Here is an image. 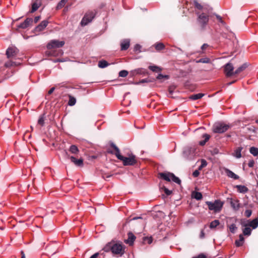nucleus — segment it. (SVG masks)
Here are the masks:
<instances>
[{
	"mask_svg": "<svg viewBox=\"0 0 258 258\" xmlns=\"http://www.w3.org/2000/svg\"><path fill=\"white\" fill-rule=\"evenodd\" d=\"M101 68H104L106 67L107 66H98Z\"/></svg>",
	"mask_w": 258,
	"mask_h": 258,
	"instance_id": "338daca9",
	"label": "nucleus"
},
{
	"mask_svg": "<svg viewBox=\"0 0 258 258\" xmlns=\"http://www.w3.org/2000/svg\"><path fill=\"white\" fill-rule=\"evenodd\" d=\"M156 78L158 80H161L162 79H168L169 77L168 75H164L161 74H159Z\"/></svg>",
	"mask_w": 258,
	"mask_h": 258,
	"instance_id": "58836bf2",
	"label": "nucleus"
},
{
	"mask_svg": "<svg viewBox=\"0 0 258 258\" xmlns=\"http://www.w3.org/2000/svg\"><path fill=\"white\" fill-rule=\"evenodd\" d=\"M130 45V40L128 39H124L121 41L120 43L121 49L125 50L128 49Z\"/></svg>",
	"mask_w": 258,
	"mask_h": 258,
	"instance_id": "a211bd4d",
	"label": "nucleus"
},
{
	"mask_svg": "<svg viewBox=\"0 0 258 258\" xmlns=\"http://www.w3.org/2000/svg\"><path fill=\"white\" fill-rule=\"evenodd\" d=\"M251 213H252L251 210H246L245 211L244 214H245V216L246 217L248 218V217H249L251 216Z\"/></svg>",
	"mask_w": 258,
	"mask_h": 258,
	"instance_id": "37998d69",
	"label": "nucleus"
},
{
	"mask_svg": "<svg viewBox=\"0 0 258 258\" xmlns=\"http://www.w3.org/2000/svg\"><path fill=\"white\" fill-rule=\"evenodd\" d=\"M228 227H229L230 231L232 233H234L237 229V227L236 226L235 224H232L228 226Z\"/></svg>",
	"mask_w": 258,
	"mask_h": 258,
	"instance_id": "e433bc0d",
	"label": "nucleus"
},
{
	"mask_svg": "<svg viewBox=\"0 0 258 258\" xmlns=\"http://www.w3.org/2000/svg\"><path fill=\"white\" fill-rule=\"evenodd\" d=\"M225 171L227 176L230 178H233L234 179H238L239 178L238 175L235 174L233 172L227 168L225 169Z\"/></svg>",
	"mask_w": 258,
	"mask_h": 258,
	"instance_id": "6ab92c4d",
	"label": "nucleus"
},
{
	"mask_svg": "<svg viewBox=\"0 0 258 258\" xmlns=\"http://www.w3.org/2000/svg\"><path fill=\"white\" fill-rule=\"evenodd\" d=\"M235 82V81H232V82H229L227 84V85H230L231 84H232L233 83H234V82Z\"/></svg>",
	"mask_w": 258,
	"mask_h": 258,
	"instance_id": "680f3d73",
	"label": "nucleus"
},
{
	"mask_svg": "<svg viewBox=\"0 0 258 258\" xmlns=\"http://www.w3.org/2000/svg\"><path fill=\"white\" fill-rule=\"evenodd\" d=\"M44 60H47V62H46L45 63L49 64L57 62H62L67 61L66 60V59H59L56 57H51L48 59H45Z\"/></svg>",
	"mask_w": 258,
	"mask_h": 258,
	"instance_id": "f3484780",
	"label": "nucleus"
},
{
	"mask_svg": "<svg viewBox=\"0 0 258 258\" xmlns=\"http://www.w3.org/2000/svg\"><path fill=\"white\" fill-rule=\"evenodd\" d=\"M216 18H217V19L219 20V21L220 23H224V22L222 20V18H221V16H220L219 15H216Z\"/></svg>",
	"mask_w": 258,
	"mask_h": 258,
	"instance_id": "603ef678",
	"label": "nucleus"
},
{
	"mask_svg": "<svg viewBox=\"0 0 258 258\" xmlns=\"http://www.w3.org/2000/svg\"><path fill=\"white\" fill-rule=\"evenodd\" d=\"M18 49L15 46L9 47L6 50V54L8 58H13L16 56Z\"/></svg>",
	"mask_w": 258,
	"mask_h": 258,
	"instance_id": "9b49d317",
	"label": "nucleus"
},
{
	"mask_svg": "<svg viewBox=\"0 0 258 258\" xmlns=\"http://www.w3.org/2000/svg\"><path fill=\"white\" fill-rule=\"evenodd\" d=\"M200 172L198 170H196L192 173V175L195 177H198L199 175Z\"/></svg>",
	"mask_w": 258,
	"mask_h": 258,
	"instance_id": "8fccbe9b",
	"label": "nucleus"
},
{
	"mask_svg": "<svg viewBox=\"0 0 258 258\" xmlns=\"http://www.w3.org/2000/svg\"><path fill=\"white\" fill-rule=\"evenodd\" d=\"M192 197L197 200H200L202 199V194L200 192H194L192 194Z\"/></svg>",
	"mask_w": 258,
	"mask_h": 258,
	"instance_id": "c85d7f7f",
	"label": "nucleus"
},
{
	"mask_svg": "<svg viewBox=\"0 0 258 258\" xmlns=\"http://www.w3.org/2000/svg\"><path fill=\"white\" fill-rule=\"evenodd\" d=\"M46 54H48V55H51V53L50 51H47L46 52Z\"/></svg>",
	"mask_w": 258,
	"mask_h": 258,
	"instance_id": "0e129e2a",
	"label": "nucleus"
},
{
	"mask_svg": "<svg viewBox=\"0 0 258 258\" xmlns=\"http://www.w3.org/2000/svg\"><path fill=\"white\" fill-rule=\"evenodd\" d=\"M207 165V161L204 159H202L201 161V164L199 166V169L201 170L203 168L206 167Z\"/></svg>",
	"mask_w": 258,
	"mask_h": 258,
	"instance_id": "a19ab883",
	"label": "nucleus"
},
{
	"mask_svg": "<svg viewBox=\"0 0 258 258\" xmlns=\"http://www.w3.org/2000/svg\"><path fill=\"white\" fill-rule=\"evenodd\" d=\"M141 47L139 44H136V45H135V46L134 47V50L135 51H140Z\"/></svg>",
	"mask_w": 258,
	"mask_h": 258,
	"instance_id": "3c124183",
	"label": "nucleus"
},
{
	"mask_svg": "<svg viewBox=\"0 0 258 258\" xmlns=\"http://www.w3.org/2000/svg\"><path fill=\"white\" fill-rule=\"evenodd\" d=\"M198 15V22L201 25V27L204 28L209 22V16L205 13Z\"/></svg>",
	"mask_w": 258,
	"mask_h": 258,
	"instance_id": "9d476101",
	"label": "nucleus"
},
{
	"mask_svg": "<svg viewBox=\"0 0 258 258\" xmlns=\"http://www.w3.org/2000/svg\"><path fill=\"white\" fill-rule=\"evenodd\" d=\"M128 236L127 242L130 245H132L136 239V236L132 233H129Z\"/></svg>",
	"mask_w": 258,
	"mask_h": 258,
	"instance_id": "cd10ccee",
	"label": "nucleus"
},
{
	"mask_svg": "<svg viewBox=\"0 0 258 258\" xmlns=\"http://www.w3.org/2000/svg\"><path fill=\"white\" fill-rule=\"evenodd\" d=\"M206 142L203 140V141H201L199 142V144L201 145V146H204L205 144H206Z\"/></svg>",
	"mask_w": 258,
	"mask_h": 258,
	"instance_id": "bf43d9fd",
	"label": "nucleus"
},
{
	"mask_svg": "<svg viewBox=\"0 0 258 258\" xmlns=\"http://www.w3.org/2000/svg\"><path fill=\"white\" fill-rule=\"evenodd\" d=\"M243 229V234L245 236H249L251 233V230L249 227L245 226Z\"/></svg>",
	"mask_w": 258,
	"mask_h": 258,
	"instance_id": "f704fd0d",
	"label": "nucleus"
},
{
	"mask_svg": "<svg viewBox=\"0 0 258 258\" xmlns=\"http://www.w3.org/2000/svg\"><path fill=\"white\" fill-rule=\"evenodd\" d=\"M155 48L157 51H160L165 48V45L162 43H157L155 44Z\"/></svg>",
	"mask_w": 258,
	"mask_h": 258,
	"instance_id": "2f4dec72",
	"label": "nucleus"
},
{
	"mask_svg": "<svg viewBox=\"0 0 258 258\" xmlns=\"http://www.w3.org/2000/svg\"><path fill=\"white\" fill-rule=\"evenodd\" d=\"M164 192L166 194L167 196H169L171 194V191L167 189V188L164 187Z\"/></svg>",
	"mask_w": 258,
	"mask_h": 258,
	"instance_id": "49530a36",
	"label": "nucleus"
},
{
	"mask_svg": "<svg viewBox=\"0 0 258 258\" xmlns=\"http://www.w3.org/2000/svg\"><path fill=\"white\" fill-rule=\"evenodd\" d=\"M203 138L204 139V140L207 142L209 140L210 136L209 135L205 134L203 135Z\"/></svg>",
	"mask_w": 258,
	"mask_h": 258,
	"instance_id": "c03bdc74",
	"label": "nucleus"
},
{
	"mask_svg": "<svg viewBox=\"0 0 258 258\" xmlns=\"http://www.w3.org/2000/svg\"><path fill=\"white\" fill-rule=\"evenodd\" d=\"M33 22L32 18H27L23 23L20 24L18 27L21 29H26Z\"/></svg>",
	"mask_w": 258,
	"mask_h": 258,
	"instance_id": "f8f14e48",
	"label": "nucleus"
},
{
	"mask_svg": "<svg viewBox=\"0 0 258 258\" xmlns=\"http://www.w3.org/2000/svg\"><path fill=\"white\" fill-rule=\"evenodd\" d=\"M205 95L203 93H198L190 96L189 98L193 100H196L202 98Z\"/></svg>",
	"mask_w": 258,
	"mask_h": 258,
	"instance_id": "a878e982",
	"label": "nucleus"
},
{
	"mask_svg": "<svg viewBox=\"0 0 258 258\" xmlns=\"http://www.w3.org/2000/svg\"><path fill=\"white\" fill-rule=\"evenodd\" d=\"M242 147H239L237 148L233 153V155L237 158H240L241 157V152L242 150Z\"/></svg>",
	"mask_w": 258,
	"mask_h": 258,
	"instance_id": "5701e85b",
	"label": "nucleus"
},
{
	"mask_svg": "<svg viewBox=\"0 0 258 258\" xmlns=\"http://www.w3.org/2000/svg\"><path fill=\"white\" fill-rule=\"evenodd\" d=\"M48 24L47 20L42 21L36 28L35 30L37 32H40L44 30Z\"/></svg>",
	"mask_w": 258,
	"mask_h": 258,
	"instance_id": "4468645a",
	"label": "nucleus"
},
{
	"mask_svg": "<svg viewBox=\"0 0 258 258\" xmlns=\"http://www.w3.org/2000/svg\"><path fill=\"white\" fill-rule=\"evenodd\" d=\"M225 64H227V65L232 64V62H231V61H229V62H227L225 63Z\"/></svg>",
	"mask_w": 258,
	"mask_h": 258,
	"instance_id": "e2e57ef3",
	"label": "nucleus"
},
{
	"mask_svg": "<svg viewBox=\"0 0 258 258\" xmlns=\"http://www.w3.org/2000/svg\"><path fill=\"white\" fill-rule=\"evenodd\" d=\"M55 90V88L54 87H52L48 92V94L49 95H50L51 94H52L53 93V92L54 91V90Z\"/></svg>",
	"mask_w": 258,
	"mask_h": 258,
	"instance_id": "6e6d98bb",
	"label": "nucleus"
},
{
	"mask_svg": "<svg viewBox=\"0 0 258 258\" xmlns=\"http://www.w3.org/2000/svg\"><path fill=\"white\" fill-rule=\"evenodd\" d=\"M110 146L114 149V151H108V152L114 154L116 158L122 162L124 166H132L137 162L135 155L133 154H129L128 157H124L120 153L119 148L113 143L110 144Z\"/></svg>",
	"mask_w": 258,
	"mask_h": 258,
	"instance_id": "f257e3e1",
	"label": "nucleus"
},
{
	"mask_svg": "<svg viewBox=\"0 0 258 258\" xmlns=\"http://www.w3.org/2000/svg\"><path fill=\"white\" fill-rule=\"evenodd\" d=\"M150 81L149 79L148 78H146V79H142L140 81V83H148V82H150Z\"/></svg>",
	"mask_w": 258,
	"mask_h": 258,
	"instance_id": "de8ad7c7",
	"label": "nucleus"
},
{
	"mask_svg": "<svg viewBox=\"0 0 258 258\" xmlns=\"http://www.w3.org/2000/svg\"><path fill=\"white\" fill-rule=\"evenodd\" d=\"M96 15V12L93 11H89L87 12L81 21V25L82 26H85L90 23L94 18Z\"/></svg>",
	"mask_w": 258,
	"mask_h": 258,
	"instance_id": "6e6552de",
	"label": "nucleus"
},
{
	"mask_svg": "<svg viewBox=\"0 0 258 258\" xmlns=\"http://www.w3.org/2000/svg\"><path fill=\"white\" fill-rule=\"evenodd\" d=\"M195 147L187 146L184 148L182 152L183 157L187 160H193L195 156Z\"/></svg>",
	"mask_w": 258,
	"mask_h": 258,
	"instance_id": "39448f33",
	"label": "nucleus"
},
{
	"mask_svg": "<svg viewBox=\"0 0 258 258\" xmlns=\"http://www.w3.org/2000/svg\"><path fill=\"white\" fill-rule=\"evenodd\" d=\"M196 63H210V59L205 57V58H199L195 60Z\"/></svg>",
	"mask_w": 258,
	"mask_h": 258,
	"instance_id": "c756f323",
	"label": "nucleus"
},
{
	"mask_svg": "<svg viewBox=\"0 0 258 258\" xmlns=\"http://www.w3.org/2000/svg\"><path fill=\"white\" fill-rule=\"evenodd\" d=\"M230 205L233 209L235 211H238L240 207L239 201L238 200L231 199Z\"/></svg>",
	"mask_w": 258,
	"mask_h": 258,
	"instance_id": "ddd939ff",
	"label": "nucleus"
},
{
	"mask_svg": "<svg viewBox=\"0 0 258 258\" xmlns=\"http://www.w3.org/2000/svg\"><path fill=\"white\" fill-rule=\"evenodd\" d=\"M249 152L252 155L256 156L258 155V148L252 147L250 148Z\"/></svg>",
	"mask_w": 258,
	"mask_h": 258,
	"instance_id": "72a5a7b5",
	"label": "nucleus"
},
{
	"mask_svg": "<svg viewBox=\"0 0 258 258\" xmlns=\"http://www.w3.org/2000/svg\"><path fill=\"white\" fill-rule=\"evenodd\" d=\"M254 165V161L253 160H250L248 163L249 167H253Z\"/></svg>",
	"mask_w": 258,
	"mask_h": 258,
	"instance_id": "a18cd8bd",
	"label": "nucleus"
},
{
	"mask_svg": "<svg viewBox=\"0 0 258 258\" xmlns=\"http://www.w3.org/2000/svg\"><path fill=\"white\" fill-rule=\"evenodd\" d=\"M206 205L208 206L209 209L215 212H220L223 206L224 203L220 200H217L214 202H206Z\"/></svg>",
	"mask_w": 258,
	"mask_h": 258,
	"instance_id": "7ed1b4c3",
	"label": "nucleus"
},
{
	"mask_svg": "<svg viewBox=\"0 0 258 258\" xmlns=\"http://www.w3.org/2000/svg\"><path fill=\"white\" fill-rule=\"evenodd\" d=\"M38 123L41 126H43L44 124V117L43 115L40 116L38 120Z\"/></svg>",
	"mask_w": 258,
	"mask_h": 258,
	"instance_id": "79ce46f5",
	"label": "nucleus"
},
{
	"mask_svg": "<svg viewBox=\"0 0 258 258\" xmlns=\"http://www.w3.org/2000/svg\"><path fill=\"white\" fill-rule=\"evenodd\" d=\"M219 224H220V222L218 220H215L210 223V228L211 229L215 228L217 226H218L219 225Z\"/></svg>",
	"mask_w": 258,
	"mask_h": 258,
	"instance_id": "473e14b6",
	"label": "nucleus"
},
{
	"mask_svg": "<svg viewBox=\"0 0 258 258\" xmlns=\"http://www.w3.org/2000/svg\"><path fill=\"white\" fill-rule=\"evenodd\" d=\"M128 75V72L125 70H122L119 73V76L121 77H125Z\"/></svg>",
	"mask_w": 258,
	"mask_h": 258,
	"instance_id": "ea45409f",
	"label": "nucleus"
},
{
	"mask_svg": "<svg viewBox=\"0 0 258 258\" xmlns=\"http://www.w3.org/2000/svg\"><path fill=\"white\" fill-rule=\"evenodd\" d=\"M159 176L161 178L167 181L172 180V181L179 184L181 183V180L179 179V178L175 176V175L172 173L162 172L159 173Z\"/></svg>",
	"mask_w": 258,
	"mask_h": 258,
	"instance_id": "423d86ee",
	"label": "nucleus"
},
{
	"mask_svg": "<svg viewBox=\"0 0 258 258\" xmlns=\"http://www.w3.org/2000/svg\"><path fill=\"white\" fill-rule=\"evenodd\" d=\"M99 253L98 252H96L95 253H94V254H93L90 258H97L98 257V256L99 255Z\"/></svg>",
	"mask_w": 258,
	"mask_h": 258,
	"instance_id": "4d7b16f0",
	"label": "nucleus"
},
{
	"mask_svg": "<svg viewBox=\"0 0 258 258\" xmlns=\"http://www.w3.org/2000/svg\"><path fill=\"white\" fill-rule=\"evenodd\" d=\"M241 224L243 226H248L251 227L253 229H255L258 226V219L255 218V219L252 220V221L249 222L248 224L243 223H241Z\"/></svg>",
	"mask_w": 258,
	"mask_h": 258,
	"instance_id": "dca6fc26",
	"label": "nucleus"
},
{
	"mask_svg": "<svg viewBox=\"0 0 258 258\" xmlns=\"http://www.w3.org/2000/svg\"><path fill=\"white\" fill-rule=\"evenodd\" d=\"M149 69L151 71L156 73H159L162 71V68L157 66H149Z\"/></svg>",
	"mask_w": 258,
	"mask_h": 258,
	"instance_id": "bb28decb",
	"label": "nucleus"
},
{
	"mask_svg": "<svg viewBox=\"0 0 258 258\" xmlns=\"http://www.w3.org/2000/svg\"><path fill=\"white\" fill-rule=\"evenodd\" d=\"M235 187L237 188V190L240 193H246L248 190V189L247 187L244 185H237Z\"/></svg>",
	"mask_w": 258,
	"mask_h": 258,
	"instance_id": "4be33fe9",
	"label": "nucleus"
},
{
	"mask_svg": "<svg viewBox=\"0 0 258 258\" xmlns=\"http://www.w3.org/2000/svg\"><path fill=\"white\" fill-rule=\"evenodd\" d=\"M40 5H41V3H40V1L36 0V2L33 3L32 5V10L31 11V12L34 13V12L37 11L38 9V8H39V7L40 6Z\"/></svg>",
	"mask_w": 258,
	"mask_h": 258,
	"instance_id": "412c9836",
	"label": "nucleus"
},
{
	"mask_svg": "<svg viewBox=\"0 0 258 258\" xmlns=\"http://www.w3.org/2000/svg\"><path fill=\"white\" fill-rule=\"evenodd\" d=\"M21 258H25V255L23 251H21Z\"/></svg>",
	"mask_w": 258,
	"mask_h": 258,
	"instance_id": "052dcab7",
	"label": "nucleus"
},
{
	"mask_svg": "<svg viewBox=\"0 0 258 258\" xmlns=\"http://www.w3.org/2000/svg\"><path fill=\"white\" fill-rule=\"evenodd\" d=\"M194 4L196 9L198 10H202L203 9V6L202 5L199 4L197 0L194 1Z\"/></svg>",
	"mask_w": 258,
	"mask_h": 258,
	"instance_id": "4c0bfd02",
	"label": "nucleus"
},
{
	"mask_svg": "<svg viewBox=\"0 0 258 258\" xmlns=\"http://www.w3.org/2000/svg\"><path fill=\"white\" fill-rule=\"evenodd\" d=\"M200 237L201 238H204L205 237V233H204V230H201V233L200 235Z\"/></svg>",
	"mask_w": 258,
	"mask_h": 258,
	"instance_id": "864d4df0",
	"label": "nucleus"
},
{
	"mask_svg": "<svg viewBox=\"0 0 258 258\" xmlns=\"http://www.w3.org/2000/svg\"><path fill=\"white\" fill-rule=\"evenodd\" d=\"M68 1V0H61L57 4L56 6L57 9H60L64 7L66 3Z\"/></svg>",
	"mask_w": 258,
	"mask_h": 258,
	"instance_id": "c9c22d12",
	"label": "nucleus"
},
{
	"mask_svg": "<svg viewBox=\"0 0 258 258\" xmlns=\"http://www.w3.org/2000/svg\"><path fill=\"white\" fill-rule=\"evenodd\" d=\"M244 238L242 234H240L239 239L235 241V245L237 247H239L243 244Z\"/></svg>",
	"mask_w": 258,
	"mask_h": 258,
	"instance_id": "b1692460",
	"label": "nucleus"
},
{
	"mask_svg": "<svg viewBox=\"0 0 258 258\" xmlns=\"http://www.w3.org/2000/svg\"><path fill=\"white\" fill-rule=\"evenodd\" d=\"M168 90L170 94H171L172 93V90H171V88L170 87Z\"/></svg>",
	"mask_w": 258,
	"mask_h": 258,
	"instance_id": "69168bd1",
	"label": "nucleus"
},
{
	"mask_svg": "<svg viewBox=\"0 0 258 258\" xmlns=\"http://www.w3.org/2000/svg\"><path fill=\"white\" fill-rule=\"evenodd\" d=\"M110 248H111L112 252L114 254H122L123 253V246L120 243H115L113 245L109 243L104 248V250L105 251H107Z\"/></svg>",
	"mask_w": 258,
	"mask_h": 258,
	"instance_id": "20e7f679",
	"label": "nucleus"
},
{
	"mask_svg": "<svg viewBox=\"0 0 258 258\" xmlns=\"http://www.w3.org/2000/svg\"><path fill=\"white\" fill-rule=\"evenodd\" d=\"M124 62V59H119L115 60V61L108 63L105 60H101L98 62V64H116L118 63H123Z\"/></svg>",
	"mask_w": 258,
	"mask_h": 258,
	"instance_id": "2eb2a0df",
	"label": "nucleus"
},
{
	"mask_svg": "<svg viewBox=\"0 0 258 258\" xmlns=\"http://www.w3.org/2000/svg\"><path fill=\"white\" fill-rule=\"evenodd\" d=\"M229 128V125L223 122H217L214 124L213 131L215 133L222 134L227 131Z\"/></svg>",
	"mask_w": 258,
	"mask_h": 258,
	"instance_id": "0eeeda50",
	"label": "nucleus"
},
{
	"mask_svg": "<svg viewBox=\"0 0 258 258\" xmlns=\"http://www.w3.org/2000/svg\"><path fill=\"white\" fill-rule=\"evenodd\" d=\"M64 44V42L63 41L51 40L47 43L46 47L48 49H51L61 47Z\"/></svg>",
	"mask_w": 258,
	"mask_h": 258,
	"instance_id": "1a4fd4ad",
	"label": "nucleus"
},
{
	"mask_svg": "<svg viewBox=\"0 0 258 258\" xmlns=\"http://www.w3.org/2000/svg\"><path fill=\"white\" fill-rule=\"evenodd\" d=\"M69 100L68 102V105L69 106H73L76 103V99L75 97L72 96L71 95H69Z\"/></svg>",
	"mask_w": 258,
	"mask_h": 258,
	"instance_id": "7c9ffc66",
	"label": "nucleus"
},
{
	"mask_svg": "<svg viewBox=\"0 0 258 258\" xmlns=\"http://www.w3.org/2000/svg\"><path fill=\"white\" fill-rule=\"evenodd\" d=\"M245 69V66H241L238 68H235L233 66H224L223 71L226 77L231 78L236 76Z\"/></svg>",
	"mask_w": 258,
	"mask_h": 258,
	"instance_id": "f03ea898",
	"label": "nucleus"
},
{
	"mask_svg": "<svg viewBox=\"0 0 258 258\" xmlns=\"http://www.w3.org/2000/svg\"><path fill=\"white\" fill-rule=\"evenodd\" d=\"M69 151L73 154H77L79 152L78 147L74 145H71L69 148Z\"/></svg>",
	"mask_w": 258,
	"mask_h": 258,
	"instance_id": "393cba45",
	"label": "nucleus"
},
{
	"mask_svg": "<svg viewBox=\"0 0 258 258\" xmlns=\"http://www.w3.org/2000/svg\"><path fill=\"white\" fill-rule=\"evenodd\" d=\"M192 258H207L206 256L203 253L200 254L197 256L194 257Z\"/></svg>",
	"mask_w": 258,
	"mask_h": 258,
	"instance_id": "09e8293b",
	"label": "nucleus"
},
{
	"mask_svg": "<svg viewBox=\"0 0 258 258\" xmlns=\"http://www.w3.org/2000/svg\"><path fill=\"white\" fill-rule=\"evenodd\" d=\"M208 46V45L206 43H205L202 46H201V49L202 50H204V49H205Z\"/></svg>",
	"mask_w": 258,
	"mask_h": 258,
	"instance_id": "13d9d810",
	"label": "nucleus"
},
{
	"mask_svg": "<svg viewBox=\"0 0 258 258\" xmlns=\"http://www.w3.org/2000/svg\"><path fill=\"white\" fill-rule=\"evenodd\" d=\"M177 49L178 50H179L181 52H183V51H182V49H181V48H178H178H177Z\"/></svg>",
	"mask_w": 258,
	"mask_h": 258,
	"instance_id": "774afa93",
	"label": "nucleus"
},
{
	"mask_svg": "<svg viewBox=\"0 0 258 258\" xmlns=\"http://www.w3.org/2000/svg\"><path fill=\"white\" fill-rule=\"evenodd\" d=\"M40 18V16H36L34 18V22L35 23H37L38 21L39 20Z\"/></svg>",
	"mask_w": 258,
	"mask_h": 258,
	"instance_id": "5fc2aeb1",
	"label": "nucleus"
},
{
	"mask_svg": "<svg viewBox=\"0 0 258 258\" xmlns=\"http://www.w3.org/2000/svg\"><path fill=\"white\" fill-rule=\"evenodd\" d=\"M71 161L73 162L76 165L78 166H82L83 165V160L82 159H77L74 156H71L70 157Z\"/></svg>",
	"mask_w": 258,
	"mask_h": 258,
	"instance_id": "aec40b11",
	"label": "nucleus"
}]
</instances>
